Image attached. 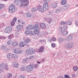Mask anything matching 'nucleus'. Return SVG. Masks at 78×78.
Segmentation results:
<instances>
[{"label":"nucleus","instance_id":"f257e3e1","mask_svg":"<svg viewBox=\"0 0 78 78\" xmlns=\"http://www.w3.org/2000/svg\"><path fill=\"white\" fill-rule=\"evenodd\" d=\"M14 2L18 6L20 5V7L26 6L29 3L28 0H15Z\"/></svg>","mask_w":78,"mask_h":78},{"label":"nucleus","instance_id":"338daca9","mask_svg":"<svg viewBox=\"0 0 78 78\" xmlns=\"http://www.w3.org/2000/svg\"><path fill=\"white\" fill-rule=\"evenodd\" d=\"M45 58H43L42 59V62H44V61H45Z\"/></svg>","mask_w":78,"mask_h":78},{"label":"nucleus","instance_id":"dca6fc26","mask_svg":"<svg viewBox=\"0 0 78 78\" xmlns=\"http://www.w3.org/2000/svg\"><path fill=\"white\" fill-rule=\"evenodd\" d=\"M58 41L59 42L61 43V42H62L65 41V38H63L62 37H60L58 39Z\"/></svg>","mask_w":78,"mask_h":78},{"label":"nucleus","instance_id":"4468645a","mask_svg":"<svg viewBox=\"0 0 78 78\" xmlns=\"http://www.w3.org/2000/svg\"><path fill=\"white\" fill-rule=\"evenodd\" d=\"M12 65L15 68H18V66H19V64L17 62H13L12 63Z\"/></svg>","mask_w":78,"mask_h":78},{"label":"nucleus","instance_id":"39448f33","mask_svg":"<svg viewBox=\"0 0 78 78\" xmlns=\"http://www.w3.org/2000/svg\"><path fill=\"white\" fill-rule=\"evenodd\" d=\"M9 9L10 12L11 13L13 12H15V7L13 4H11L9 6Z\"/></svg>","mask_w":78,"mask_h":78},{"label":"nucleus","instance_id":"09e8293b","mask_svg":"<svg viewBox=\"0 0 78 78\" xmlns=\"http://www.w3.org/2000/svg\"><path fill=\"white\" fill-rule=\"evenodd\" d=\"M7 44L8 45H9V44H11L12 43V41L11 40H10L9 41H8L7 42Z\"/></svg>","mask_w":78,"mask_h":78},{"label":"nucleus","instance_id":"f8f14e48","mask_svg":"<svg viewBox=\"0 0 78 78\" xmlns=\"http://www.w3.org/2000/svg\"><path fill=\"white\" fill-rule=\"evenodd\" d=\"M66 40L67 41H70L72 40V37L71 35H69L66 37Z\"/></svg>","mask_w":78,"mask_h":78},{"label":"nucleus","instance_id":"864d4df0","mask_svg":"<svg viewBox=\"0 0 78 78\" xmlns=\"http://www.w3.org/2000/svg\"><path fill=\"white\" fill-rule=\"evenodd\" d=\"M39 41L41 42H45V41L44 40H40Z\"/></svg>","mask_w":78,"mask_h":78},{"label":"nucleus","instance_id":"9d476101","mask_svg":"<svg viewBox=\"0 0 78 78\" xmlns=\"http://www.w3.org/2000/svg\"><path fill=\"white\" fill-rule=\"evenodd\" d=\"M43 10H48V4L47 2H45L43 5Z\"/></svg>","mask_w":78,"mask_h":78},{"label":"nucleus","instance_id":"4c0bfd02","mask_svg":"<svg viewBox=\"0 0 78 78\" xmlns=\"http://www.w3.org/2000/svg\"><path fill=\"white\" fill-rule=\"evenodd\" d=\"M13 37H14V35L13 34H11L8 36V38L9 39H11Z\"/></svg>","mask_w":78,"mask_h":78},{"label":"nucleus","instance_id":"a878e982","mask_svg":"<svg viewBox=\"0 0 78 78\" xmlns=\"http://www.w3.org/2000/svg\"><path fill=\"white\" fill-rule=\"evenodd\" d=\"M44 47L43 46L41 47L38 50V51L40 52H42L44 51Z\"/></svg>","mask_w":78,"mask_h":78},{"label":"nucleus","instance_id":"a18cd8bd","mask_svg":"<svg viewBox=\"0 0 78 78\" xmlns=\"http://www.w3.org/2000/svg\"><path fill=\"white\" fill-rule=\"evenodd\" d=\"M15 22H14V21H11V26H12V27H13V26H14V25L15 24Z\"/></svg>","mask_w":78,"mask_h":78},{"label":"nucleus","instance_id":"6ab92c4d","mask_svg":"<svg viewBox=\"0 0 78 78\" xmlns=\"http://www.w3.org/2000/svg\"><path fill=\"white\" fill-rule=\"evenodd\" d=\"M56 41V38L55 37H53L51 38L49 40V41L51 42V41H53L55 42Z\"/></svg>","mask_w":78,"mask_h":78},{"label":"nucleus","instance_id":"e2e57ef3","mask_svg":"<svg viewBox=\"0 0 78 78\" xmlns=\"http://www.w3.org/2000/svg\"><path fill=\"white\" fill-rule=\"evenodd\" d=\"M21 24H22V25H25V22H24L23 21H22L21 23Z\"/></svg>","mask_w":78,"mask_h":78},{"label":"nucleus","instance_id":"0e129e2a","mask_svg":"<svg viewBox=\"0 0 78 78\" xmlns=\"http://www.w3.org/2000/svg\"><path fill=\"white\" fill-rule=\"evenodd\" d=\"M49 13V14H50V15H51L52 14H53V13H52V11H50Z\"/></svg>","mask_w":78,"mask_h":78},{"label":"nucleus","instance_id":"7c9ffc66","mask_svg":"<svg viewBox=\"0 0 78 78\" xmlns=\"http://www.w3.org/2000/svg\"><path fill=\"white\" fill-rule=\"evenodd\" d=\"M66 3H67V1L66 0H62L61 2V4L63 5H65Z\"/></svg>","mask_w":78,"mask_h":78},{"label":"nucleus","instance_id":"2eb2a0df","mask_svg":"<svg viewBox=\"0 0 78 78\" xmlns=\"http://www.w3.org/2000/svg\"><path fill=\"white\" fill-rule=\"evenodd\" d=\"M34 33L35 34H37V35H38L39 34V33H40V31L38 29H35L34 30Z\"/></svg>","mask_w":78,"mask_h":78},{"label":"nucleus","instance_id":"c756f323","mask_svg":"<svg viewBox=\"0 0 78 78\" xmlns=\"http://www.w3.org/2000/svg\"><path fill=\"white\" fill-rule=\"evenodd\" d=\"M20 69L22 71H25V67L24 66H22L20 67Z\"/></svg>","mask_w":78,"mask_h":78},{"label":"nucleus","instance_id":"4be33fe9","mask_svg":"<svg viewBox=\"0 0 78 78\" xmlns=\"http://www.w3.org/2000/svg\"><path fill=\"white\" fill-rule=\"evenodd\" d=\"M12 57L14 59H17L19 58V55L17 54H12Z\"/></svg>","mask_w":78,"mask_h":78},{"label":"nucleus","instance_id":"72a5a7b5","mask_svg":"<svg viewBox=\"0 0 78 78\" xmlns=\"http://www.w3.org/2000/svg\"><path fill=\"white\" fill-rule=\"evenodd\" d=\"M17 45V43L16 41H14L12 43V46L13 47H16Z\"/></svg>","mask_w":78,"mask_h":78},{"label":"nucleus","instance_id":"a211bd4d","mask_svg":"<svg viewBox=\"0 0 78 78\" xmlns=\"http://www.w3.org/2000/svg\"><path fill=\"white\" fill-rule=\"evenodd\" d=\"M7 57L8 59H10L12 57V54L11 53H8L7 55Z\"/></svg>","mask_w":78,"mask_h":78},{"label":"nucleus","instance_id":"bb28decb","mask_svg":"<svg viewBox=\"0 0 78 78\" xmlns=\"http://www.w3.org/2000/svg\"><path fill=\"white\" fill-rule=\"evenodd\" d=\"M18 49L19 48H14L12 50V51L14 53H16V54H17Z\"/></svg>","mask_w":78,"mask_h":78},{"label":"nucleus","instance_id":"4d7b16f0","mask_svg":"<svg viewBox=\"0 0 78 78\" xmlns=\"http://www.w3.org/2000/svg\"><path fill=\"white\" fill-rule=\"evenodd\" d=\"M18 23H20L22 22V20L20 19H18V21H17Z\"/></svg>","mask_w":78,"mask_h":78},{"label":"nucleus","instance_id":"b1692460","mask_svg":"<svg viewBox=\"0 0 78 78\" xmlns=\"http://www.w3.org/2000/svg\"><path fill=\"white\" fill-rule=\"evenodd\" d=\"M37 9L39 11H40L41 12H44V9L41 8V5H39L37 7Z\"/></svg>","mask_w":78,"mask_h":78},{"label":"nucleus","instance_id":"37998d69","mask_svg":"<svg viewBox=\"0 0 78 78\" xmlns=\"http://www.w3.org/2000/svg\"><path fill=\"white\" fill-rule=\"evenodd\" d=\"M63 28L64 30H67V28H68V27L66 25H64L63 27Z\"/></svg>","mask_w":78,"mask_h":78},{"label":"nucleus","instance_id":"f03ea898","mask_svg":"<svg viewBox=\"0 0 78 78\" xmlns=\"http://www.w3.org/2000/svg\"><path fill=\"white\" fill-rule=\"evenodd\" d=\"M34 66L35 68H37L39 67V65L36 64L34 66V64H30L29 65L27 66L26 69V71L28 72H31L34 69Z\"/></svg>","mask_w":78,"mask_h":78},{"label":"nucleus","instance_id":"423d86ee","mask_svg":"<svg viewBox=\"0 0 78 78\" xmlns=\"http://www.w3.org/2000/svg\"><path fill=\"white\" fill-rule=\"evenodd\" d=\"M12 27H8L5 29V32L6 33H11L12 31Z\"/></svg>","mask_w":78,"mask_h":78},{"label":"nucleus","instance_id":"49530a36","mask_svg":"<svg viewBox=\"0 0 78 78\" xmlns=\"http://www.w3.org/2000/svg\"><path fill=\"white\" fill-rule=\"evenodd\" d=\"M65 48H69V45L68 44H66L64 45Z\"/></svg>","mask_w":78,"mask_h":78},{"label":"nucleus","instance_id":"ea45409f","mask_svg":"<svg viewBox=\"0 0 78 78\" xmlns=\"http://www.w3.org/2000/svg\"><path fill=\"white\" fill-rule=\"evenodd\" d=\"M51 47L53 48H55V47H56V44L53 43H52L51 44Z\"/></svg>","mask_w":78,"mask_h":78},{"label":"nucleus","instance_id":"cd10ccee","mask_svg":"<svg viewBox=\"0 0 78 78\" xmlns=\"http://www.w3.org/2000/svg\"><path fill=\"white\" fill-rule=\"evenodd\" d=\"M33 29H34L35 30H37V28H39V25L37 24H35L34 26H33Z\"/></svg>","mask_w":78,"mask_h":78},{"label":"nucleus","instance_id":"6e6d98bb","mask_svg":"<svg viewBox=\"0 0 78 78\" xmlns=\"http://www.w3.org/2000/svg\"><path fill=\"white\" fill-rule=\"evenodd\" d=\"M16 20H17V18L15 17L13 19V21L15 22H16Z\"/></svg>","mask_w":78,"mask_h":78},{"label":"nucleus","instance_id":"a19ab883","mask_svg":"<svg viewBox=\"0 0 78 78\" xmlns=\"http://www.w3.org/2000/svg\"><path fill=\"white\" fill-rule=\"evenodd\" d=\"M68 25H71L72 24V22L71 21H68L66 22Z\"/></svg>","mask_w":78,"mask_h":78},{"label":"nucleus","instance_id":"79ce46f5","mask_svg":"<svg viewBox=\"0 0 78 78\" xmlns=\"http://www.w3.org/2000/svg\"><path fill=\"white\" fill-rule=\"evenodd\" d=\"M4 6H5V5L4 4H0V10L4 8Z\"/></svg>","mask_w":78,"mask_h":78},{"label":"nucleus","instance_id":"680f3d73","mask_svg":"<svg viewBox=\"0 0 78 78\" xmlns=\"http://www.w3.org/2000/svg\"><path fill=\"white\" fill-rule=\"evenodd\" d=\"M2 38L1 39H6V37H3L2 36Z\"/></svg>","mask_w":78,"mask_h":78},{"label":"nucleus","instance_id":"9b49d317","mask_svg":"<svg viewBox=\"0 0 78 78\" xmlns=\"http://www.w3.org/2000/svg\"><path fill=\"white\" fill-rule=\"evenodd\" d=\"M62 8L60 7L58 9H56L55 10V12L56 13V14H58V13H59L61 11H62Z\"/></svg>","mask_w":78,"mask_h":78},{"label":"nucleus","instance_id":"20e7f679","mask_svg":"<svg viewBox=\"0 0 78 78\" xmlns=\"http://www.w3.org/2000/svg\"><path fill=\"white\" fill-rule=\"evenodd\" d=\"M0 66L1 68L5 69L6 70H8L9 69V68H8V65L4 63H2L1 64Z\"/></svg>","mask_w":78,"mask_h":78},{"label":"nucleus","instance_id":"8fccbe9b","mask_svg":"<svg viewBox=\"0 0 78 78\" xmlns=\"http://www.w3.org/2000/svg\"><path fill=\"white\" fill-rule=\"evenodd\" d=\"M58 30L59 31H60L62 32V27H59Z\"/></svg>","mask_w":78,"mask_h":78},{"label":"nucleus","instance_id":"5fc2aeb1","mask_svg":"<svg viewBox=\"0 0 78 78\" xmlns=\"http://www.w3.org/2000/svg\"><path fill=\"white\" fill-rule=\"evenodd\" d=\"M52 22V20L51 19H49L48 21V22L49 23H50Z\"/></svg>","mask_w":78,"mask_h":78},{"label":"nucleus","instance_id":"f704fd0d","mask_svg":"<svg viewBox=\"0 0 78 78\" xmlns=\"http://www.w3.org/2000/svg\"><path fill=\"white\" fill-rule=\"evenodd\" d=\"M67 24V22L62 21L60 23V25H66Z\"/></svg>","mask_w":78,"mask_h":78},{"label":"nucleus","instance_id":"6e6552de","mask_svg":"<svg viewBox=\"0 0 78 78\" xmlns=\"http://www.w3.org/2000/svg\"><path fill=\"white\" fill-rule=\"evenodd\" d=\"M28 44L25 42L22 41L19 44V47H24L25 46H27Z\"/></svg>","mask_w":78,"mask_h":78},{"label":"nucleus","instance_id":"774afa93","mask_svg":"<svg viewBox=\"0 0 78 78\" xmlns=\"http://www.w3.org/2000/svg\"><path fill=\"white\" fill-rule=\"evenodd\" d=\"M2 71H3V69H0V73H2Z\"/></svg>","mask_w":78,"mask_h":78},{"label":"nucleus","instance_id":"69168bd1","mask_svg":"<svg viewBox=\"0 0 78 78\" xmlns=\"http://www.w3.org/2000/svg\"><path fill=\"white\" fill-rule=\"evenodd\" d=\"M25 60L27 61H28V58L26 57L25 58Z\"/></svg>","mask_w":78,"mask_h":78},{"label":"nucleus","instance_id":"c9c22d12","mask_svg":"<svg viewBox=\"0 0 78 78\" xmlns=\"http://www.w3.org/2000/svg\"><path fill=\"white\" fill-rule=\"evenodd\" d=\"M12 76V74L11 73H8L7 74V77L8 78H11Z\"/></svg>","mask_w":78,"mask_h":78},{"label":"nucleus","instance_id":"c03bdc74","mask_svg":"<svg viewBox=\"0 0 78 78\" xmlns=\"http://www.w3.org/2000/svg\"><path fill=\"white\" fill-rule=\"evenodd\" d=\"M9 51V48H8L7 49H5V50H4V51L5 52H6V53H7Z\"/></svg>","mask_w":78,"mask_h":78},{"label":"nucleus","instance_id":"bf43d9fd","mask_svg":"<svg viewBox=\"0 0 78 78\" xmlns=\"http://www.w3.org/2000/svg\"><path fill=\"white\" fill-rule=\"evenodd\" d=\"M22 62H23V63H24V62H27V61L25 60V59H23L22 60Z\"/></svg>","mask_w":78,"mask_h":78},{"label":"nucleus","instance_id":"7ed1b4c3","mask_svg":"<svg viewBox=\"0 0 78 78\" xmlns=\"http://www.w3.org/2000/svg\"><path fill=\"white\" fill-rule=\"evenodd\" d=\"M27 54L29 55H33L36 53V50L32 48L28 49L26 50Z\"/></svg>","mask_w":78,"mask_h":78},{"label":"nucleus","instance_id":"e433bc0d","mask_svg":"<svg viewBox=\"0 0 78 78\" xmlns=\"http://www.w3.org/2000/svg\"><path fill=\"white\" fill-rule=\"evenodd\" d=\"M6 48V46L4 45H2L1 47V49L3 50H5Z\"/></svg>","mask_w":78,"mask_h":78},{"label":"nucleus","instance_id":"1a4fd4ad","mask_svg":"<svg viewBox=\"0 0 78 78\" xmlns=\"http://www.w3.org/2000/svg\"><path fill=\"white\" fill-rule=\"evenodd\" d=\"M23 29V27L22 25H18L16 27V29L18 31H21Z\"/></svg>","mask_w":78,"mask_h":78},{"label":"nucleus","instance_id":"0eeeda50","mask_svg":"<svg viewBox=\"0 0 78 78\" xmlns=\"http://www.w3.org/2000/svg\"><path fill=\"white\" fill-rule=\"evenodd\" d=\"M25 33L27 35H29V34L31 36H34V33L31 30H26L25 31Z\"/></svg>","mask_w":78,"mask_h":78},{"label":"nucleus","instance_id":"5701e85b","mask_svg":"<svg viewBox=\"0 0 78 78\" xmlns=\"http://www.w3.org/2000/svg\"><path fill=\"white\" fill-rule=\"evenodd\" d=\"M26 30H33V27L31 25H29L28 27L26 28Z\"/></svg>","mask_w":78,"mask_h":78},{"label":"nucleus","instance_id":"412c9836","mask_svg":"<svg viewBox=\"0 0 78 78\" xmlns=\"http://www.w3.org/2000/svg\"><path fill=\"white\" fill-rule=\"evenodd\" d=\"M40 27L41 28H45L46 26L44 23H42L40 24Z\"/></svg>","mask_w":78,"mask_h":78},{"label":"nucleus","instance_id":"58836bf2","mask_svg":"<svg viewBox=\"0 0 78 78\" xmlns=\"http://www.w3.org/2000/svg\"><path fill=\"white\" fill-rule=\"evenodd\" d=\"M30 39L28 38H27L25 40V42L26 43H27V44H28V43H29L30 42Z\"/></svg>","mask_w":78,"mask_h":78},{"label":"nucleus","instance_id":"c85d7f7f","mask_svg":"<svg viewBox=\"0 0 78 78\" xmlns=\"http://www.w3.org/2000/svg\"><path fill=\"white\" fill-rule=\"evenodd\" d=\"M22 53V50H20V48H18V49L16 54H17V55H21V54Z\"/></svg>","mask_w":78,"mask_h":78},{"label":"nucleus","instance_id":"3c124183","mask_svg":"<svg viewBox=\"0 0 78 78\" xmlns=\"http://www.w3.org/2000/svg\"><path fill=\"white\" fill-rule=\"evenodd\" d=\"M64 76L65 78H71L69 76H68V75H65Z\"/></svg>","mask_w":78,"mask_h":78},{"label":"nucleus","instance_id":"f3484780","mask_svg":"<svg viewBox=\"0 0 78 78\" xmlns=\"http://www.w3.org/2000/svg\"><path fill=\"white\" fill-rule=\"evenodd\" d=\"M61 33L62 35H63V36H66V35H67V34H68V33H69V32L68 31H62Z\"/></svg>","mask_w":78,"mask_h":78},{"label":"nucleus","instance_id":"2f4dec72","mask_svg":"<svg viewBox=\"0 0 78 78\" xmlns=\"http://www.w3.org/2000/svg\"><path fill=\"white\" fill-rule=\"evenodd\" d=\"M37 10V8L36 7H33L31 9V11L32 12H35V11H36Z\"/></svg>","mask_w":78,"mask_h":78},{"label":"nucleus","instance_id":"aec40b11","mask_svg":"<svg viewBox=\"0 0 78 78\" xmlns=\"http://www.w3.org/2000/svg\"><path fill=\"white\" fill-rule=\"evenodd\" d=\"M68 48H71L73 47V44L72 43H68Z\"/></svg>","mask_w":78,"mask_h":78},{"label":"nucleus","instance_id":"13d9d810","mask_svg":"<svg viewBox=\"0 0 78 78\" xmlns=\"http://www.w3.org/2000/svg\"><path fill=\"white\" fill-rule=\"evenodd\" d=\"M33 58H34V56H31L29 57V59H33Z\"/></svg>","mask_w":78,"mask_h":78},{"label":"nucleus","instance_id":"393cba45","mask_svg":"<svg viewBox=\"0 0 78 78\" xmlns=\"http://www.w3.org/2000/svg\"><path fill=\"white\" fill-rule=\"evenodd\" d=\"M26 16L27 17H28L29 18L32 17V15L28 12H26Z\"/></svg>","mask_w":78,"mask_h":78},{"label":"nucleus","instance_id":"ddd939ff","mask_svg":"<svg viewBox=\"0 0 78 78\" xmlns=\"http://www.w3.org/2000/svg\"><path fill=\"white\" fill-rule=\"evenodd\" d=\"M58 4V2H55L53 3L52 5V7L53 8H56V7H57V5Z\"/></svg>","mask_w":78,"mask_h":78},{"label":"nucleus","instance_id":"473e14b6","mask_svg":"<svg viewBox=\"0 0 78 78\" xmlns=\"http://www.w3.org/2000/svg\"><path fill=\"white\" fill-rule=\"evenodd\" d=\"M69 8V4H67L66 5H65L63 7V8L64 9H68Z\"/></svg>","mask_w":78,"mask_h":78},{"label":"nucleus","instance_id":"603ef678","mask_svg":"<svg viewBox=\"0 0 78 78\" xmlns=\"http://www.w3.org/2000/svg\"><path fill=\"white\" fill-rule=\"evenodd\" d=\"M75 25L78 27V21H76L75 22Z\"/></svg>","mask_w":78,"mask_h":78},{"label":"nucleus","instance_id":"052dcab7","mask_svg":"<svg viewBox=\"0 0 78 78\" xmlns=\"http://www.w3.org/2000/svg\"><path fill=\"white\" fill-rule=\"evenodd\" d=\"M72 75L73 78H74L75 76V74H72Z\"/></svg>","mask_w":78,"mask_h":78},{"label":"nucleus","instance_id":"de8ad7c7","mask_svg":"<svg viewBox=\"0 0 78 78\" xmlns=\"http://www.w3.org/2000/svg\"><path fill=\"white\" fill-rule=\"evenodd\" d=\"M78 70V67L77 66H74L73 67V70L74 71H76Z\"/></svg>","mask_w":78,"mask_h":78}]
</instances>
